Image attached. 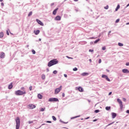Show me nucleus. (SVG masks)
<instances>
[{"mask_svg": "<svg viewBox=\"0 0 129 129\" xmlns=\"http://www.w3.org/2000/svg\"><path fill=\"white\" fill-rule=\"evenodd\" d=\"M15 94L16 95H17L18 96H20L21 95H24V94H26V90H23V91L21 90H17L15 92Z\"/></svg>", "mask_w": 129, "mask_h": 129, "instance_id": "nucleus-1", "label": "nucleus"}, {"mask_svg": "<svg viewBox=\"0 0 129 129\" xmlns=\"http://www.w3.org/2000/svg\"><path fill=\"white\" fill-rule=\"evenodd\" d=\"M58 60L57 59H53L50 60L48 63V67H51V66H53V65H56V64H58Z\"/></svg>", "mask_w": 129, "mask_h": 129, "instance_id": "nucleus-2", "label": "nucleus"}, {"mask_svg": "<svg viewBox=\"0 0 129 129\" xmlns=\"http://www.w3.org/2000/svg\"><path fill=\"white\" fill-rule=\"evenodd\" d=\"M16 122V129L20 128V124L21 123V121L20 120V118L19 117H17L16 119H15Z\"/></svg>", "mask_w": 129, "mask_h": 129, "instance_id": "nucleus-3", "label": "nucleus"}, {"mask_svg": "<svg viewBox=\"0 0 129 129\" xmlns=\"http://www.w3.org/2000/svg\"><path fill=\"white\" fill-rule=\"evenodd\" d=\"M117 102H118L119 106H120V109H122L123 108V105L122 104V101L120 99H117Z\"/></svg>", "mask_w": 129, "mask_h": 129, "instance_id": "nucleus-4", "label": "nucleus"}, {"mask_svg": "<svg viewBox=\"0 0 129 129\" xmlns=\"http://www.w3.org/2000/svg\"><path fill=\"white\" fill-rule=\"evenodd\" d=\"M62 90V86H60L59 88H56L54 91V94H58Z\"/></svg>", "mask_w": 129, "mask_h": 129, "instance_id": "nucleus-5", "label": "nucleus"}, {"mask_svg": "<svg viewBox=\"0 0 129 129\" xmlns=\"http://www.w3.org/2000/svg\"><path fill=\"white\" fill-rule=\"evenodd\" d=\"M48 101L52 102V101H59V100L57 98H50L48 100Z\"/></svg>", "mask_w": 129, "mask_h": 129, "instance_id": "nucleus-6", "label": "nucleus"}, {"mask_svg": "<svg viewBox=\"0 0 129 129\" xmlns=\"http://www.w3.org/2000/svg\"><path fill=\"white\" fill-rule=\"evenodd\" d=\"M28 106H29L30 109H34V108H36V105H35L33 104L28 105Z\"/></svg>", "mask_w": 129, "mask_h": 129, "instance_id": "nucleus-7", "label": "nucleus"}, {"mask_svg": "<svg viewBox=\"0 0 129 129\" xmlns=\"http://www.w3.org/2000/svg\"><path fill=\"white\" fill-rule=\"evenodd\" d=\"M102 78H105V79L107 80V81H110V79H109V78H108V77H107V76L105 75H103L102 76Z\"/></svg>", "mask_w": 129, "mask_h": 129, "instance_id": "nucleus-8", "label": "nucleus"}, {"mask_svg": "<svg viewBox=\"0 0 129 129\" xmlns=\"http://www.w3.org/2000/svg\"><path fill=\"white\" fill-rule=\"evenodd\" d=\"M36 22L38 23V24H39V25H40V26H44V23H43V22L39 20L36 19Z\"/></svg>", "mask_w": 129, "mask_h": 129, "instance_id": "nucleus-9", "label": "nucleus"}, {"mask_svg": "<svg viewBox=\"0 0 129 129\" xmlns=\"http://www.w3.org/2000/svg\"><path fill=\"white\" fill-rule=\"evenodd\" d=\"M55 21H60L61 20V17L60 16H57L55 18Z\"/></svg>", "mask_w": 129, "mask_h": 129, "instance_id": "nucleus-10", "label": "nucleus"}, {"mask_svg": "<svg viewBox=\"0 0 129 129\" xmlns=\"http://www.w3.org/2000/svg\"><path fill=\"white\" fill-rule=\"evenodd\" d=\"M123 73H129V71L127 69H123L122 70Z\"/></svg>", "mask_w": 129, "mask_h": 129, "instance_id": "nucleus-11", "label": "nucleus"}, {"mask_svg": "<svg viewBox=\"0 0 129 129\" xmlns=\"http://www.w3.org/2000/svg\"><path fill=\"white\" fill-rule=\"evenodd\" d=\"M6 55V54L4 53V52H2L1 54V56H0V58H5V56Z\"/></svg>", "mask_w": 129, "mask_h": 129, "instance_id": "nucleus-12", "label": "nucleus"}, {"mask_svg": "<svg viewBox=\"0 0 129 129\" xmlns=\"http://www.w3.org/2000/svg\"><path fill=\"white\" fill-rule=\"evenodd\" d=\"M78 89L79 91H80V92H83V88H82V87H79V88H78Z\"/></svg>", "mask_w": 129, "mask_h": 129, "instance_id": "nucleus-13", "label": "nucleus"}, {"mask_svg": "<svg viewBox=\"0 0 129 129\" xmlns=\"http://www.w3.org/2000/svg\"><path fill=\"white\" fill-rule=\"evenodd\" d=\"M112 118H115V117H116V113H112Z\"/></svg>", "mask_w": 129, "mask_h": 129, "instance_id": "nucleus-14", "label": "nucleus"}, {"mask_svg": "<svg viewBox=\"0 0 129 129\" xmlns=\"http://www.w3.org/2000/svg\"><path fill=\"white\" fill-rule=\"evenodd\" d=\"M57 11H58V8L54 10L52 13L53 15H56L57 14Z\"/></svg>", "mask_w": 129, "mask_h": 129, "instance_id": "nucleus-15", "label": "nucleus"}, {"mask_svg": "<svg viewBox=\"0 0 129 129\" xmlns=\"http://www.w3.org/2000/svg\"><path fill=\"white\" fill-rule=\"evenodd\" d=\"M9 89H12L13 88V83H11L10 85L8 86Z\"/></svg>", "mask_w": 129, "mask_h": 129, "instance_id": "nucleus-16", "label": "nucleus"}, {"mask_svg": "<svg viewBox=\"0 0 129 129\" xmlns=\"http://www.w3.org/2000/svg\"><path fill=\"white\" fill-rule=\"evenodd\" d=\"M38 98L39 99H42V98H43V96L40 94H38Z\"/></svg>", "mask_w": 129, "mask_h": 129, "instance_id": "nucleus-17", "label": "nucleus"}, {"mask_svg": "<svg viewBox=\"0 0 129 129\" xmlns=\"http://www.w3.org/2000/svg\"><path fill=\"white\" fill-rule=\"evenodd\" d=\"M35 35H39L40 33V30H36L34 32Z\"/></svg>", "mask_w": 129, "mask_h": 129, "instance_id": "nucleus-18", "label": "nucleus"}, {"mask_svg": "<svg viewBox=\"0 0 129 129\" xmlns=\"http://www.w3.org/2000/svg\"><path fill=\"white\" fill-rule=\"evenodd\" d=\"M119 8H120V6H119V5H118L116 8L115 9V12H117V11H118Z\"/></svg>", "mask_w": 129, "mask_h": 129, "instance_id": "nucleus-19", "label": "nucleus"}, {"mask_svg": "<svg viewBox=\"0 0 129 129\" xmlns=\"http://www.w3.org/2000/svg\"><path fill=\"white\" fill-rule=\"evenodd\" d=\"M100 41V39H98L95 40V41L94 42V44H97V43H98V42H99Z\"/></svg>", "mask_w": 129, "mask_h": 129, "instance_id": "nucleus-20", "label": "nucleus"}, {"mask_svg": "<svg viewBox=\"0 0 129 129\" xmlns=\"http://www.w3.org/2000/svg\"><path fill=\"white\" fill-rule=\"evenodd\" d=\"M3 37H4V33L1 32L0 33V38H3Z\"/></svg>", "mask_w": 129, "mask_h": 129, "instance_id": "nucleus-21", "label": "nucleus"}, {"mask_svg": "<svg viewBox=\"0 0 129 129\" xmlns=\"http://www.w3.org/2000/svg\"><path fill=\"white\" fill-rule=\"evenodd\" d=\"M118 46H120V47H122V46H123V44H122V43H121L120 42H119L118 43Z\"/></svg>", "mask_w": 129, "mask_h": 129, "instance_id": "nucleus-22", "label": "nucleus"}, {"mask_svg": "<svg viewBox=\"0 0 129 129\" xmlns=\"http://www.w3.org/2000/svg\"><path fill=\"white\" fill-rule=\"evenodd\" d=\"M42 79L44 80L46 78V76H45V75H42V77H41Z\"/></svg>", "mask_w": 129, "mask_h": 129, "instance_id": "nucleus-23", "label": "nucleus"}, {"mask_svg": "<svg viewBox=\"0 0 129 129\" xmlns=\"http://www.w3.org/2000/svg\"><path fill=\"white\" fill-rule=\"evenodd\" d=\"M114 123V121L112 122L111 123H109L107 126H109V125H111V124H113Z\"/></svg>", "mask_w": 129, "mask_h": 129, "instance_id": "nucleus-24", "label": "nucleus"}, {"mask_svg": "<svg viewBox=\"0 0 129 129\" xmlns=\"http://www.w3.org/2000/svg\"><path fill=\"white\" fill-rule=\"evenodd\" d=\"M105 109H106V110H110V107H105Z\"/></svg>", "mask_w": 129, "mask_h": 129, "instance_id": "nucleus-25", "label": "nucleus"}, {"mask_svg": "<svg viewBox=\"0 0 129 129\" xmlns=\"http://www.w3.org/2000/svg\"><path fill=\"white\" fill-rule=\"evenodd\" d=\"M32 14H33V12H30L28 14V17H30V16H32Z\"/></svg>", "mask_w": 129, "mask_h": 129, "instance_id": "nucleus-26", "label": "nucleus"}, {"mask_svg": "<svg viewBox=\"0 0 129 129\" xmlns=\"http://www.w3.org/2000/svg\"><path fill=\"white\" fill-rule=\"evenodd\" d=\"M109 8V7L108 6V5H107L106 7H104L105 10H108V8Z\"/></svg>", "mask_w": 129, "mask_h": 129, "instance_id": "nucleus-27", "label": "nucleus"}, {"mask_svg": "<svg viewBox=\"0 0 129 129\" xmlns=\"http://www.w3.org/2000/svg\"><path fill=\"white\" fill-rule=\"evenodd\" d=\"M52 117L53 120H57V118L54 116H52Z\"/></svg>", "mask_w": 129, "mask_h": 129, "instance_id": "nucleus-28", "label": "nucleus"}, {"mask_svg": "<svg viewBox=\"0 0 129 129\" xmlns=\"http://www.w3.org/2000/svg\"><path fill=\"white\" fill-rule=\"evenodd\" d=\"M82 75H83V76H85L86 75H88V74L86 73H84L82 74Z\"/></svg>", "mask_w": 129, "mask_h": 129, "instance_id": "nucleus-29", "label": "nucleus"}, {"mask_svg": "<svg viewBox=\"0 0 129 129\" xmlns=\"http://www.w3.org/2000/svg\"><path fill=\"white\" fill-rule=\"evenodd\" d=\"M102 50H106V47H105V46L102 47Z\"/></svg>", "mask_w": 129, "mask_h": 129, "instance_id": "nucleus-30", "label": "nucleus"}, {"mask_svg": "<svg viewBox=\"0 0 129 129\" xmlns=\"http://www.w3.org/2000/svg\"><path fill=\"white\" fill-rule=\"evenodd\" d=\"M77 70H78V69L77 68H75L74 69H73L74 71H77Z\"/></svg>", "mask_w": 129, "mask_h": 129, "instance_id": "nucleus-31", "label": "nucleus"}, {"mask_svg": "<svg viewBox=\"0 0 129 129\" xmlns=\"http://www.w3.org/2000/svg\"><path fill=\"white\" fill-rule=\"evenodd\" d=\"M119 19H117V20H116L115 23H119Z\"/></svg>", "mask_w": 129, "mask_h": 129, "instance_id": "nucleus-32", "label": "nucleus"}, {"mask_svg": "<svg viewBox=\"0 0 129 129\" xmlns=\"http://www.w3.org/2000/svg\"><path fill=\"white\" fill-rule=\"evenodd\" d=\"M33 121H28V123H29V124H31V123H33Z\"/></svg>", "mask_w": 129, "mask_h": 129, "instance_id": "nucleus-33", "label": "nucleus"}, {"mask_svg": "<svg viewBox=\"0 0 129 129\" xmlns=\"http://www.w3.org/2000/svg\"><path fill=\"white\" fill-rule=\"evenodd\" d=\"M95 112L96 113H98V112H99V110H95Z\"/></svg>", "mask_w": 129, "mask_h": 129, "instance_id": "nucleus-34", "label": "nucleus"}, {"mask_svg": "<svg viewBox=\"0 0 129 129\" xmlns=\"http://www.w3.org/2000/svg\"><path fill=\"white\" fill-rule=\"evenodd\" d=\"M53 74H56V73H57V71H54L53 72Z\"/></svg>", "mask_w": 129, "mask_h": 129, "instance_id": "nucleus-35", "label": "nucleus"}, {"mask_svg": "<svg viewBox=\"0 0 129 129\" xmlns=\"http://www.w3.org/2000/svg\"><path fill=\"white\" fill-rule=\"evenodd\" d=\"M45 108H42L40 110H41V111H44L45 110Z\"/></svg>", "mask_w": 129, "mask_h": 129, "instance_id": "nucleus-36", "label": "nucleus"}, {"mask_svg": "<svg viewBox=\"0 0 129 129\" xmlns=\"http://www.w3.org/2000/svg\"><path fill=\"white\" fill-rule=\"evenodd\" d=\"M94 50L93 49H89V52H94Z\"/></svg>", "mask_w": 129, "mask_h": 129, "instance_id": "nucleus-37", "label": "nucleus"}, {"mask_svg": "<svg viewBox=\"0 0 129 129\" xmlns=\"http://www.w3.org/2000/svg\"><path fill=\"white\" fill-rule=\"evenodd\" d=\"M66 57H67V58H68V59H73V58L70 57H69V56H67Z\"/></svg>", "mask_w": 129, "mask_h": 129, "instance_id": "nucleus-38", "label": "nucleus"}, {"mask_svg": "<svg viewBox=\"0 0 129 129\" xmlns=\"http://www.w3.org/2000/svg\"><path fill=\"white\" fill-rule=\"evenodd\" d=\"M33 54H36V51L34 50H32Z\"/></svg>", "mask_w": 129, "mask_h": 129, "instance_id": "nucleus-39", "label": "nucleus"}, {"mask_svg": "<svg viewBox=\"0 0 129 129\" xmlns=\"http://www.w3.org/2000/svg\"><path fill=\"white\" fill-rule=\"evenodd\" d=\"M32 88H33V87L30 86V87H29V90H30V91H31Z\"/></svg>", "mask_w": 129, "mask_h": 129, "instance_id": "nucleus-40", "label": "nucleus"}, {"mask_svg": "<svg viewBox=\"0 0 129 129\" xmlns=\"http://www.w3.org/2000/svg\"><path fill=\"white\" fill-rule=\"evenodd\" d=\"M7 34L8 35V36L10 35V33H9V31H7Z\"/></svg>", "mask_w": 129, "mask_h": 129, "instance_id": "nucleus-41", "label": "nucleus"}, {"mask_svg": "<svg viewBox=\"0 0 129 129\" xmlns=\"http://www.w3.org/2000/svg\"><path fill=\"white\" fill-rule=\"evenodd\" d=\"M62 97H65V94L63 93L62 94Z\"/></svg>", "mask_w": 129, "mask_h": 129, "instance_id": "nucleus-42", "label": "nucleus"}, {"mask_svg": "<svg viewBox=\"0 0 129 129\" xmlns=\"http://www.w3.org/2000/svg\"><path fill=\"white\" fill-rule=\"evenodd\" d=\"M101 63V59H99V63L100 64Z\"/></svg>", "mask_w": 129, "mask_h": 129, "instance_id": "nucleus-43", "label": "nucleus"}, {"mask_svg": "<svg viewBox=\"0 0 129 129\" xmlns=\"http://www.w3.org/2000/svg\"><path fill=\"white\" fill-rule=\"evenodd\" d=\"M21 90H23V91H24V90H25V87H22V88H21Z\"/></svg>", "mask_w": 129, "mask_h": 129, "instance_id": "nucleus-44", "label": "nucleus"}, {"mask_svg": "<svg viewBox=\"0 0 129 129\" xmlns=\"http://www.w3.org/2000/svg\"><path fill=\"white\" fill-rule=\"evenodd\" d=\"M126 66H129V62L126 63Z\"/></svg>", "mask_w": 129, "mask_h": 129, "instance_id": "nucleus-45", "label": "nucleus"}, {"mask_svg": "<svg viewBox=\"0 0 129 129\" xmlns=\"http://www.w3.org/2000/svg\"><path fill=\"white\" fill-rule=\"evenodd\" d=\"M112 92H110V93H109L108 95H111Z\"/></svg>", "mask_w": 129, "mask_h": 129, "instance_id": "nucleus-46", "label": "nucleus"}, {"mask_svg": "<svg viewBox=\"0 0 129 129\" xmlns=\"http://www.w3.org/2000/svg\"><path fill=\"white\" fill-rule=\"evenodd\" d=\"M47 122L48 123H51L52 122L51 121H47Z\"/></svg>", "mask_w": 129, "mask_h": 129, "instance_id": "nucleus-47", "label": "nucleus"}, {"mask_svg": "<svg viewBox=\"0 0 129 129\" xmlns=\"http://www.w3.org/2000/svg\"><path fill=\"white\" fill-rule=\"evenodd\" d=\"M126 112V113H128L129 114V110H127Z\"/></svg>", "mask_w": 129, "mask_h": 129, "instance_id": "nucleus-48", "label": "nucleus"}, {"mask_svg": "<svg viewBox=\"0 0 129 129\" xmlns=\"http://www.w3.org/2000/svg\"><path fill=\"white\" fill-rule=\"evenodd\" d=\"M64 77H67V74H64Z\"/></svg>", "mask_w": 129, "mask_h": 129, "instance_id": "nucleus-49", "label": "nucleus"}, {"mask_svg": "<svg viewBox=\"0 0 129 129\" xmlns=\"http://www.w3.org/2000/svg\"><path fill=\"white\" fill-rule=\"evenodd\" d=\"M89 118V117H88L87 118H85V119H88Z\"/></svg>", "mask_w": 129, "mask_h": 129, "instance_id": "nucleus-50", "label": "nucleus"}, {"mask_svg": "<svg viewBox=\"0 0 129 129\" xmlns=\"http://www.w3.org/2000/svg\"><path fill=\"white\" fill-rule=\"evenodd\" d=\"M97 121V119H96L93 120V121H94H94Z\"/></svg>", "mask_w": 129, "mask_h": 129, "instance_id": "nucleus-51", "label": "nucleus"}, {"mask_svg": "<svg viewBox=\"0 0 129 129\" xmlns=\"http://www.w3.org/2000/svg\"><path fill=\"white\" fill-rule=\"evenodd\" d=\"M89 61H90V62H92V60H91V59H89Z\"/></svg>", "mask_w": 129, "mask_h": 129, "instance_id": "nucleus-52", "label": "nucleus"}, {"mask_svg": "<svg viewBox=\"0 0 129 129\" xmlns=\"http://www.w3.org/2000/svg\"><path fill=\"white\" fill-rule=\"evenodd\" d=\"M51 6H54V3H52V4H51Z\"/></svg>", "mask_w": 129, "mask_h": 129, "instance_id": "nucleus-53", "label": "nucleus"}, {"mask_svg": "<svg viewBox=\"0 0 129 129\" xmlns=\"http://www.w3.org/2000/svg\"><path fill=\"white\" fill-rule=\"evenodd\" d=\"M74 2H78V0H74Z\"/></svg>", "mask_w": 129, "mask_h": 129, "instance_id": "nucleus-54", "label": "nucleus"}, {"mask_svg": "<svg viewBox=\"0 0 129 129\" xmlns=\"http://www.w3.org/2000/svg\"><path fill=\"white\" fill-rule=\"evenodd\" d=\"M2 6H4V3L1 4Z\"/></svg>", "mask_w": 129, "mask_h": 129, "instance_id": "nucleus-55", "label": "nucleus"}, {"mask_svg": "<svg viewBox=\"0 0 129 129\" xmlns=\"http://www.w3.org/2000/svg\"><path fill=\"white\" fill-rule=\"evenodd\" d=\"M123 100H124V101H125V100H126L125 98H124Z\"/></svg>", "mask_w": 129, "mask_h": 129, "instance_id": "nucleus-56", "label": "nucleus"}, {"mask_svg": "<svg viewBox=\"0 0 129 129\" xmlns=\"http://www.w3.org/2000/svg\"><path fill=\"white\" fill-rule=\"evenodd\" d=\"M41 38H39V41H41Z\"/></svg>", "mask_w": 129, "mask_h": 129, "instance_id": "nucleus-57", "label": "nucleus"}, {"mask_svg": "<svg viewBox=\"0 0 129 129\" xmlns=\"http://www.w3.org/2000/svg\"><path fill=\"white\" fill-rule=\"evenodd\" d=\"M126 25H129V23H126Z\"/></svg>", "mask_w": 129, "mask_h": 129, "instance_id": "nucleus-58", "label": "nucleus"}, {"mask_svg": "<svg viewBox=\"0 0 129 129\" xmlns=\"http://www.w3.org/2000/svg\"><path fill=\"white\" fill-rule=\"evenodd\" d=\"M129 6V4L126 6V7H128Z\"/></svg>", "mask_w": 129, "mask_h": 129, "instance_id": "nucleus-59", "label": "nucleus"}, {"mask_svg": "<svg viewBox=\"0 0 129 129\" xmlns=\"http://www.w3.org/2000/svg\"><path fill=\"white\" fill-rule=\"evenodd\" d=\"M0 2H3V0H0Z\"/></svg>", "mask_w": 129, "mask_h": 129, "instance_id": "nucleus-60", "label": "nucleus"}, {"mask_svg": "<svg viewBox=\"0 0 129 129\" xmlns=\"http://www.w3.org/2000/svg\"><path fill=\"white\" fill-rule=\"evenodd\" d=\"M91 39H94V38L92 37Z\"/></svg>", "mask_w": 129, "mask_h": 129, "instance_id": "nucleus-61", "label": "nucleus"}, {"mask_svg": "<svg viewBox=\"0 0 129 129\" xmlns=\"http://www.w3.org/2000/svg\"><path fill=\"white\" fill-rule=\"evenodd\" d=\"M109 33H111V31H109Z\"/></svg>", "mask_w": 129, "mask_h": 129, "instance_id": "nucleus-62", "label": "nucleus"}, {"mask_svg": "<svg viewBox=\"0 0 129 129\" xmlns=\"http://www.w3.org/2000/svg\"><path fill=\"white\" fill-rule=\"evenodd\" d=\"M118 122H116V123H117Z\"/></svg>", "mask_w": 129, "mask_h": 129, "instance_id": "nucleus-63", "label": "nucleus"}, {"mask_svg": "<svg viewBox=\"0 0 129 129\" xmlns=\"http://www.w3.org/2000/svg\"><path fill=\"white\" fill-rule=\"evenodd\" d=\"M0 89H1V87H0Z\"/></svg>", "mask_w": 129, "mask_h": 129, "instance_id": "nucleus-64", "label": "nucleus"}]
</instances>
